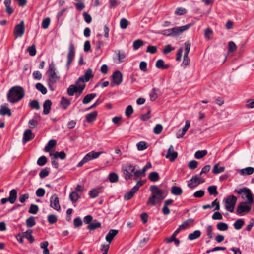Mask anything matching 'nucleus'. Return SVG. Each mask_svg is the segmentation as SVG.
Masks as SVG:
<instances>
[{
    "label": "nucleus",
    "instance_id": "1",
    "mask_svg": "<svg viewBox=\"0 0 254 254\" xmlns=\"http://www.w3.org/2000/svg\"><path fill=\"white\" fill-rule=\"evenodd\" d=\"M151 194L147 201V205L155 206L159 203L167 196V193L164 190L159 189L157 186L153 185L150 187Z\"/></svg>",
    "mask_w": 254,
    "mask_h": 254
},
{
    "label": "nucleus",
    "instance_id": "2",
    "mask_svg": "<svg viewBox=\"0 0 254 254\" xmlns=\"http://www.w3.org/2000/svg\"><path fill=\"white\" fill-rule=\"evenodd\" d=\"M25 91L23 87L20 86H15L11 87L7 94L8 101L11 103H16L23 98Z\"/></svg>",
    "mask_w": 254,
    "mask_h": 254
},
{
    "label": "nucleus",
    "instance_id": "3",
    "mask_svg": "<svg viewBox=\"0 0 254 254\" xmlns=\"http://www.w3.org/2000/svg\"><path fill=\"white\" fill-rule=\"evenodd\" d=\"M47 73L48 75L49 83L55 84L60 78V76L56 72V68L53 62L49 64Z\"/></svg>",
    "mask_w": 254,
    "mask_h": 254
},
{
    "label": "nucleus",
    "instance_id": "4",
    "mask_svg": "<svg viewBox=\"0 0 254 254\" xmlns=\"http://www.w3.org/2000/svg\"><path fill=\"white\" fill-rule=\"evenodd\" d=\"M237 198L233 195L228 196L223 200L225 204V208L230 212L234 211L235 206L237 202Z\"/></svg>",
    "mask_w": 254,
    "mask_h": 254
},
{
    "label": "nucleus",
    "instance_id": "5",
    "mask_svg": "<svg viewBox=\"0 0 254 254\" xmlns=\"http://www.w3.org/2000/svg\"><path fill=\"white\" fill-rule=\"evenodd\" d=\"M238 194L242 195L243 199L246 198L248 203H252L253 201L252 194L250 189L244 188L239 190H235Z\"/></svg>",
    "mask_w": 254,
    "mask_h": 254
},
{
    "label": "nucleus",
    "instance_id": "6",
    "mask_svg": "<svg viewBox=\"0 0 254 254\" xmlns=\"http://www.w3.org/2000/svg\"><path fill=\"white\" fill-rule=\"evenodd\" d=\"M246 202H242L239 204L237 208V213L240 215H244L245 214L248 213L251 210V206Z\"/></svg>",
    "mask_w": 254,
    "mask_h": 254
},
{
    "label": "nucleus",
    "instance_id": "7",
    "mask_svg": "<svg viewBox=\"0 0 254 254\" xmlns=\"http://www.w3.org/2000/svg\"><path fill=\"white\" fill-rule=\"evenodd\" d=\"M143 185V183L141 181H138L137 184L130 191L127 192L124 195V199L125 200H128L130 199L134 195V194L138 190L139 188Z\"/></svg>",
    "mask_w": 254,
    "mask_h": 254
},
{
    "label": "nucleus",
    "instance_id": "8",
    "mask_svg": "<svg viewBox=\"0 0 254 254\" xmlns=\"http://www.w3.org/2000/svg\"><path fill=\"white\" fill-rule=\"evenodd\" d=\"M178 156V152L175 151L174 146L172 145H170L165 155L166 158L168 159L170 162H173L176 159Z\"/></svg>",
    "mask_w": 254,
    "mask_h": 254
},
{
    "label": "nucleus",
    "instance_id": "9",
    "mask_svg": "<svg viewBox=\"0 0 254 254\" xmlns=\"http://www.w3.org/2000/svg\"><path fill=\"white\" fill-rule=\"evenodd\" d=\"M75 57V48L72 43H70L69 46L68 53L67 54V61L66 66L68 68L71 64Z\"/></svg>",
    "mask_w": 254,
    "mask_h": 254
},
{
    "label": "nucleus",
    "instance_id": "10",
    "mask_svg": "<svg viewBox=\"0 0 254 254\" xmlns=\"http://www.w3.org/2000/svg\"><path fill=\"white\" fill-rule=\"evenodd\" d=\"M25 32L24 23L21 21L19 24H17L14 29V34L16 37H21Z\"/></svg>",
    "mask_w": 254,
    "mask_h": 254
},
{
    "label": "nucleus",
    "instance_id": "11",
    "mask_svg": "<svg viewBox=\"0 0 254 254\" xmlns=\"http://www.w3.org/2000/svg\"><path fill=\"white\" fill-rule=\"evenodd\" d=\"M205 180L197 176H192L190 181L188 184V186L191 189L196 187L201 183H204Z\"/></svg>",
    "mask_w": 254,
    "mask_h": 254
},
{
    "label": "nucleus",
    "instance_id": "12",
    "mask_svg": "<svg viewBox=\"0 0 254 254\" xmlns=\"http://www.w3.org/2000/svg\"><path fill=\"white\" fill-rule=\"evenodd\" d=\"M113 82L111 83V86L114 85H119L121 83L123 80V75L120 71H116L113 73L112 76Z\"/></svg>",
    "mask_w": 254,
    "mask_h": 254
},
{
    "label": "nucleus",
    "instance_id": "13",
    "mask_svg": "<svg viewBox=\"0 0 254 254\" xmlns=\"http://www.w3.org/2000/svg\"><path fill=\"white\" fill-rule=\"evenodd\" d=\"M106 152L104 151L95 152L92 151L85 155L83 157L86 162L92 160L94 159H96L99 157V156L103 154H105Z\"/></svg>",
    "mask_w": 254,
    "mask_h": 254
},
{
    "label": "nucleus",
    "instance_id": "14",
    "mask_svg": "<svg viewBox=\"0 0 254 254\" xmlns=\"http://www.w3.org/2000/svg\"><path fill=\"white\" fill-rule=\"evenodd\" d=\"M191 25L190 24H188L183 26L174 27L170 29L172 36H176L181 34V33L189 29L191 26Z\"/></svg>",
    "mask_w": 254,
    "mask_h": 254
},
{
    "label": "nucleus",
    "instance_id": "15",
    "mask_svg": "<svg viewBox=\"0 0 254 254\" xmlns=\"http://www.w3.org/2000/svg\"><path fill=\"white\" fill-rule=\"evenodd\" d=\"M191 25L190 24H188L183 26L174 27L170 29L172 36H176L181 34V33L189 29L191 26Z\"/></svg>",
    "mask_w": 254,
    "mask_h": 254
},
{
    "label": "nucleus",
    "instance_id": "16",
    "mask_svg": "<svg viewBox=\"0 0 254 254\" xmlns=\"http://www.w3.org/2000/svg\"><path fill=\"white\" fill-rule=\"evenodd\" d=\"M50 206L57 211L61 209L58 196L55 194L50 198Z\"/></svg>",
    "mask_w": 254,
    "mask_h": 254
},
{
    "label": "nucleus",
    "instance_id": "17",
    "mask_svg": "<svg viewBox=\"0 0 254 254\" xmlns=\"http://www.w3.org/2000/svg\"><path fill=\"white\" fill-rule=\"evenodd\" d=\"M82 78L79 77L77 81L76 82V85H75L79 91V94H78L77 96H79L81 93H82L83 90L85 87V82Z\"/></svg>",
    "mask_w": 254,
    "mask_h": 254
},
{
    "label": "nucleus",
    "instance_id": "18",
    "mask_svg": "<svg viewBox=\"0 0 254 254\" xmlns=\"http://www.w3.org/2000/svg\"><path fill=\"white\" fill-rule=\"evenodd\" d=\"M190 126V122L189 120H186L185 122V125L182 130L178 131L177 134V137L178 138H182L186 133V131L189 129Z\"/></svg>",
    "mask_w": 254,
    "mask_h": 254
},
{
    "label": "nucleus",
    "instance_id": "19",
    "mask_svg": "<svg viewBox=\"0 0 254 254\" xmlns=\"http://www.w3.org/2000/svg\"><path fill=\"white\" fill-rule=\"evenodd\" d=\"M118 233V230L115 229H111L105 237L107 242H108L110 244L112 242L114 238L117 235Z\"/></svg>",
    "mask_w": 254,
    "mask_h": 254
},
{
    "label": "nucleus",
    "instance_id": "20",
    "mask_svg": "<svg viewBox=\"0 0 254 254\" xmlns=\"http://www.w3.org/2000/svg\"><path fill=\"white\" fill-rule=\"evenodd\" d=\"M34 137V135L32 134L31 130L30 129H27L24 132L22 142L23 143H25L27 141L33 139Z\"/></svg>",
    "mask_w": 254,
    "mask_h": 254
},
{
    "label": "nucleus",
    "instance_id": "21",
    "mask_svg": "<svg viewBox=\"0 0 254 254\" xmlns=\"http://www.w3.org/2000/svg\"><path fill=\"white\" fill-rule=\"evenodd\" d=\"M103 188V186H101L92 189L89 192V195L90 197L92 198H95L98 197L100 192L101 190Z\"/></svg>",
    "mask_w": 254,
    "mask_h": 254
},
{
    "label": "nucleus",
    "instance_id": "22",
    "mask_svg": "<svg viewBox=\"0 0 254 254\" xmlns=\"http://www.w3.org/2000/svg\"><path fill=\"white\" fill-rule=\"evenodd\" d=\"M67 94L69 96H73L75 94L76 97L79 94V91L77 87L74 85H71L69 86L67 90Z\"/></svg>",
    "mask_w": 254,
    "mask_h": 254
},
{
    "label": "nucleus",
    "instance_id": "23",
    "mask_svg": "<svg viewBox=\"0 0 254 254\" xmlns=\"http://www.w3.org/2000/svg\"><path fill=\"white\" fill-rule=\"evenodd\" d=\"M0 115L4 116L7 115L8 116H11V112L10 109L8 107L7 104L2 105L0 108Z\"/></svg>",
    "mask_w": 254,
    "mask_h": 254
},
{
    "label": "nucleus",
    "instance_id": "24",
    "mask_svg": "<svg viewBox=\"0 0 254 254\" xmlns=\"http://www.w3.org/2000/svg\"><path fill=\"white\" fill-rule=\"evenodd\" d=\"M11 0H5L4 1V4L6 7L5 11L9 15L12 14L14 11L13 8L11 6Z\"/></svg>",
    "mask_w": 254,
    "mask_h": 254
},
{
    "label": "nucleus",
    "instance_id": "25",
    "mask_svg": "<svg viewBox=\"0 0 254 254\" xmlns=\"http://www.w3.org/2000/svg\"><path fill=\"white\" fill-rule=\"evenodd\" d=\"M164 242L167 244L171 243L172 242H174L176 246H178L180 245V241L179 239H176L174 236L172 235L170 237H166L164 239Z\"/></svg>",
    "mask_w": 254,
    "mask_h": 254
},
{
    "label": "nucleus",
    "instance_id": "26",
    "mask_svg": "<svg viewBox=\"0 0 254 254\" xmlns=\"http://www.w3.org/2000/svg\"><path fill=\"white\" fill-rule=\"evenodd\" d=\"M171 192L174 195L179 196L182 194L183 190L180 187L176 186H173L171 188Z\"/></svg>",
    "mask_w": 254,
    "mask_h": 254
},
{
    "label": "nucleus",
    "instance_id": "27",
    "mask_svg": "<svg viewBox=\"0 0 254 254\" xmlns=\"http://www.w3.org/2000/svg\"><path fill=\"white\" fill-rule=\"evenodd\" d=\"M52 102L50 100H46L43 104V113L45 115L50 113Z\"/></svg>",
    "mask_w": 254,
    "mask_h": 254
},
{
    "label": "nucleus",
    "instance_id": "28",
    "mask_svg": "<svg viewBox=\"0 0 254 254\" xmlns=\"http://www.w3.org/2000/svg\"><path fill=\"white\" fill-rule=\"evenodd\" d=\"M97 115V112H92L86 115V119L88 122L92 123L96 120Z\"/></svg>",
    "mask_w": 254,
    "mask_h": 254
},
{
    "label": "nucleus",
    "instance_id": "29",
    "mask_svg": "<svg viewBox=\"0 0 254 254\" xmlns=\"http://www.w3.org/2000/svg\"><path fill=\"white\" fill-rule=\"evenodd\" d=\"M17 191L15 189H12L10 191L9 197H8L9 201L10 203L13 204L15 202L17 198Z\"/></svg>",
    "mask_w": 254,
    "mask_h": 254
},
{
    "label": "nucleus",
    "instance_id": "30",
    "mask_svg": "<svg viewBox=\"0 0 254 254\" xmlns=\"http://www.w3.org/2000/svg\"><path fill=\"white\" fill-rule=\"evenodd\" d=\"M156 67L159 69H166L169 67V65L165 64L163 60L159 59L156 63Z\"/></svg>",
    "mask_w": 254,
    "mask_h": 254
},
{
    "label": "nucleus",
    "instance_id": "31",
    "mask_svg": "<svg viewBox=\"0 0 254 254\" xmlns=\"http://www.w3.org/2000/svg\"><path fill=\"white\" fill-rule=\"evenodd\" d=\"M93 77L92 73V70L91 69H88L85 72L84 76L80 77L86 82H88L89 80Z\"/></svg>",
    "mask_w": 254,
    "mask_h": 254
},
{
    "label": "nucleus",
    "instance_id": "32",
    "mask_svg": "<svg viewBox=\"0 0 254 254\" xmlns=\"http://www.w3.org/2000/svg\"><path fill=\"white\" fill-rule=\"evenodd\" d=\"M61 107L64 109H66L70 104V102L64 97H62L60 102Z\"/></svg>",
    "mask_w": 254,
    "mask_h": 254
},
{
    "label": "nucleus",
    "instance_id": "33",
    "mask_svg": "<svg viewBox=\"0 0 254 254\" xmlns=\"http://www.w3.org/2000/svg\"><path fill=\"white\" fill-rule=\"evenodd\" d=\"M254 169L251 167H248L240 170V174L242 175H249L253 174Z\"/></svg>",
    "mask_w": 254,
    "mask_h": 254
},
{
    "label": "nucleus",
    "instance_id": "34",
    "mask_svg": "<svg viewBox=\"0 0 254 254\" xmlns=\"http://www.w3.org/2000/svg\"><path fill=\"white\" fill-rule=\"evenodd\" d=\"M96 96V94L92 93L87 94L86 96L84 97L83 99L82 102L84 104H87L89 103L93 99H94Z\"/></svg>",
    "mask_w": 254,
    "mask_h": 254
},
{
    "label": "nucleus",
    "instance_id": "35",
    "mask_svg": "<svg viewBox=\"0 0 254 254\" xmlns=\"http://www.w3.org/2000/svg\"><path fill=\"white\" fill-rule=\"evenodd\" d=\"M201 232L199 230H195L193 233L189 235L188 239L190 240H193L199 238Z\"/></svg>",
    "mask_w": 254,
    "mask_h": 254
},
{
    "label": "nucleus",
    "instance_id": "36",
    "mask_svg": "<svg viewBox=\"0 0 254 254\" xmlns=\"http://www.w3.org/2000/svg\"><path fill=\"white\" fill-rule=\"evenodd\" d=\"M50 155L53 156L55 158H60L61 159H64L66 157V154L64 151H61L60 152H55L53 154L50 153Z\"/></svg>",
    "mask_w": 254,
    "mask_h": 254
},
{
    "label": "nucleus",
    "instance_id": "37",
    "mask_svg": "<svg viewBox=\"0 0 254 254\" xmlns=\"http://www.w3.org/2000/svg\"><path fill=\"white\" fill-rule=\"evenodd\" d=\"M56 144L55 140H50L47 145L45 147L44 150L46 152H49Z\"/></svg>",
    "mask_w": 254,
    "mask_h": 254
},
{
    "label": "nucleus",
    "instance_id": "38",
    "mask_svg": "<svg viewBox=\"0 0 254 254\" xmlns=\"http://www.w3.org/2000/svg\"><path fill=\"white\" fill-rule=\"evenodd\" d=\"M207 154V151L206 150H199L195 153L194 156L197 159H199L205 156Z\"/></svg>",
    "mask_w": 254,
    "mask_h": 254
},
{
    "label": "nucleus",
    "instance_id": "39",
    "mask_svg": "<svg viewBox=\"0 0 254 254\" xmlns=\"http://www.w3.org/2000/svg\"><path fill=\"white\" fill-rule=\"evenodd\" d=\"M48 245L49 243L48 241H44L40 244L41 248L43 249V254H50L49 250L48 249Z\"/></svg>",
    "mask_w": 254,
    "mask_h": 254
},
{
    "label": "nucleus",
    "instance_id": "40",
    "mask_svg": "<svg viewBox=\"0 0 254 254\" xmlns=\"http://www.w3.org/2000/svg\"><path fill=\"white\" fill-rule=\"evenodd\" d=\"M32 230L29 229L26 231L23 234V237L27 238L30 241V243H32L34 241V237L32 235Z\"/></svg>",
    "mask_w": 254,
    "mask_h": 254
},
{
    "label": "nucleus",
    "instance_id": "41",
    "mask_svg": "<svg viewBox=\"0 0 254 254\" xmlns=\"http://www.w3.org/2000/svg\"><path fill=\"white\" fill-rule=\"evenodd\" d=\"M148 178L152 182H156L159 179V175L156 172H151L148 176Z\"/></svg>",
    "mask_w": 254,
    "mask_h": 254
},
{
    "label": "nucleus",
    "instance_id": "42",
    "mask_svg": "<svg viewBox=\"0 0 254 254\" xmlns=\"http://www.w3.org/2000/svg\"><path fill=\"white\" fill-rule=\"evenodd\" d=\"M35 224V219L33 216L29 217L26 221V224L27 227H32L34 226Z\"/></svg>",
    "mask_w": 254,
    "mask_h": 254
},
{
    "label": "nucleus",
    "instance_id": "43",
    "mask_svg": "<svg viewBox=\"0 0 254 254\" xmlns=\"http://www.w3.org/2000/svg\"><path fill=\"white\" fill-rule=\"evenodd\" d=\"M219 164L218 163L216 164L214 166L213 169L212 170V172L214 174H218V173H221L224 171V170H225L224 167L223 166V167H219Z\"/></svg>",
    "mask_w": 254,
    "mask_h": 254
},
{
    "label": "nucleus",
    "instance_id": "44",
    "mask_svg": "<svg viewBox=\"0 0 254 254\" xmlns=\"http://www.w3.org/2000/svg\"><path fill=\"white\" fill-rule=\"evenodd\" d=\"M101 225V223L99 222H93L92 223H90L88 225L87 228L90 230H94L100 227Z\"/></svg>",
    "mask_w": 254,
    "mask_h": 254
},
{
    "label": "nucleus",
    "instance_id": "45",
    "mask_svg": "<svg viewBox=\"0 0 254 254\" xmlns=\"http://www.w3.org/2000/svg\"><path fill=\"white\" fill-rule=\"evenodd\" d=\"M244 224V221L243 219H238L234 223V227L235 229H240Z\"/></svg>",
    "mask_w": 254,
    "mask_h": 254
},
{
    "label": "nucleus",
    "instance_id": "46",
    "mask_svg": "<svg viewBox=\"0 0 254 254\" xmlns=\"http://www.w3.org/2000/svg\"><path fill=\"white\" fill-rule=\"evenodd\" d=\"M126 57V54L124 52L118 51V59L119 63H122L125 61Z\"/></svg>",
    "mask_w": 254,
    "mask_h": 254
},
{
    "label": "nucleus",
    "instance_id": "47",
    "mask_svg": "<svg viewBox=\"0 0 254 254\" xmlns=\"http://www.w3.org/2000/svg\"><path fill=\"white\" fill-rule=\"evenodd\" d=\"M79 197V195L76 191L72 192L69 195V199L73 202H76Z\"/></svg>",
    "mask_w": 254,
    "mask_h": 254
},
{
    "label": "nucleus",
    "instance_id": "48",
    "mask_svg": "<svg viewBox=\"0 0 254 254\" xmlns=\"http://www.w3.org/2000/svg\"><path fill=\"white\" fill-rule=\"evenodd\" d=\"M144 42L142 40L138 39L136 40L133 42V46L134 50H137L141 46L143 45Z\"/></svg>",
    "mask_w": 254,
    "mask_h": 254
},
{
    "label": "nucleus",
    "instance_id": "49",
    "mask_svg": "<svg viewBox=\"0 0 254 254\" xmlns=\"http://www.w3.org/2000/svg\"><path fill=\"white\" fill-rule=\"evenodd\" d=\"M217 228L220 231H226L228 229V226L225 223L219 222L217 224Z\"/></svg>",
    "mask_w": 254,
    "mask_h": 254
},
{
    "label": "nucleus",
    "instance_id": "50",
    "mask_svg": "<svg viewBox=\"0 0 254 254\" xmlns=\"http://www.w3.org/2000/svg\"><path fill=\"white\" fill-rule=\"evenodd\" d=\"M36 89L41 92L43 94H46L47 90V89L40 83H38L36 84Z\"/></svg>",
    "mask_w": 254,
    "mask_h": 254
},
{
    "label": "nucleus",
    "instance_id": "51",
    "mask_svg": "<svg viewBox=\"0 0 254 254\" xmlns=\"http://www.w3.org/2000/svg\"><path fill=\"white\" fill-rule=\"evenodd\" d=\"M29 106L32 109L39 110L40 109V105L39 102L36 100H33L29 102Z\"/></svg>",
    "mask_w": 254,
    "mask_h": 254
},
{
    "label": "nucleus",
    "instance_id": "52",
    "mask_svg": "<svg viewBox=\"0 0 254 254\" xmlns=\"http://www.w3.org/2000/svg\"><path fill=\"white\" fill-rule=\"evenodd\" d=\"M109 179L112 183L116 182L118 180V176L114 172L111 173L109 175Z\"/></svg>",
    "mask_w": 254,
    "mask_h": 254
},
{
    "label": "nucleus",
    "instance_id": "53",
    "mask_svg": "<svg viewBox=\"0 0 254 254\" xmlns=\"http://www.w3.org/2000/svg\"><path fill=\"white\" fill-rule=\"evenodd\" d=\"M208 191L210 195H216L218 194L216 186H209L208 188Z\"/></svg>",
    "mask_w": 254,
    "mask_h": 254
},
{
    "label": "nucleus",
    "instance_id": "54",
    "mask_svg": "<svg viewBox=\"0 0 254 254\" xmlns=\"http://www.w3.org/2000/svg\"><path fill=\"white\" fill-rule=\"evenodd\" d=\"M137 149L139 151H142L146 149L147 148L146 143L144 141H140L137 144Z\"/></svg>",
    "mask_w": 254,
    "mask_h": 254
},
{
    "label": "nucleus",
    "instance_id": "55",
    "mask_svg": "<svg viewBox=\"0 0 254 254\" xmlns=\"http://www.w3.org/2000/svg\"><path fill=\"white\" fill-rule=\"evenodd\" d=\"M38 207L35 204H31L30 205L28 212L30 214H35L38 211Z\"/></svg>",
    "mask_w": 254,
    "mask_h": 254
},
{
    "label": "nucleus",
    "instance_id": "56",
    "mask_svg": "<svg viewBox=\"0 0 254 254\" xmlns=\"http://www.w3.org/2000/svg\"><path fill=\"white\" fill-rule=\"evenodd\" d=\"M47 218L48 222L51 224L56 223L57 221V217L54 214L49 215Z\"/></svg>",
    "mask_w": 254,
    "mask_h": 254
},
{
    "label": "nucleus",
    "instance_id": "57",
    "mask_svg": "<svg viewBox=\"0 0 254 254\" xmlns=\"http://www.w3.org/2000/svg\"><path fill=\"white\" fill-rule=\"evenodd\" d=\"M27 50L29 52V55L31 56H34L36 54V50L34 45L29 46L27 48Z\"/></svg>",
    "mask_w": 254,
    "mask_h": 254
},
{
    "label": "nucleus",
    "instance_id": "58",
    "mask_svg": "<svg viewBox=\"0 0 254 254\" xmlns=\"http://www.w3.org/2000/svg\"><path fill=\"white\" fill-rule=\"evenodd\" d=\"M163 127L161 124H157L153 129L155 134H159L162 131Z\"/></svg>",
    "mask_w": 254,
    "mask_h": 254
},
{
    "label": "nucleus",
    "instance_id": "59",
    "mask_svg": "<svg viewBox=\"0 0 254 254\" xmlns=\"http://www.w3.org/2000/svg\"><path fill=\"white\" fill-rule=\"evenodd\" d=\"M47 162V158L45 156H43L39 157L37 160V164L39 166H43Z\"/></svg>",
    "mask_w": 254,
    "mask_h": 254
},
{
    "label": "nucleus",
    "instance_id": "60",
    "mask_svg": "<svg viewBox=\"0 0 254 254\" xmlns=\"http://www.w3.org/2000/svg\"><path fill=\"white\" fill-rule=\"evenodd\" d=\"M213 31L209 28H206L204 30V37L207 40H210L211 35L212 34Z\"/></svg>",
    "mask_w": 254,
    "mask_h": 254
},
{
    "label": "nucleus",
    "instance_id": "61",
    "mask_svg": "<svg viewBox=\"0 0 254 254\" xmlns=\"http://www.w3.org/2000/svg\"><path fill=\"white\" fill-rule=\"evenodd\" d=\"M237 49V46L236 44L233 42L230 41L228 43V50L230 52H234Z\"/></svg>",
    "mask_w": 254,
    "mask_h": 254
},
{
    "label": "nucleus",
    "instance_id": "62",
    "mask_svg": "<svg viewBox=\"0 0 254 254\" xmlns=\"http://www.w3.org/2000/svg\"><path fill=\"white\" fill-rule=\"evenodd\" d=\"M150 99L152 101H154L158 97L157 90L155 88L153 89L152 91L150 94Z\"/></svg>",
    "mask_w": 254,
    "mask_h": 254
},
{
    "label": "nucleus",
    "instance_id": "63",
    "mask_svg": "<svg viewBox=\"0 0 254 254\" xmlns=\"http://www.w3.org/2000/svg\"><path fill=\"white\" fill-rule=\"evenodd\" d=\"M49 169L47 168L42 169L40 173L39 176L40 178H43L49 175Z\"/></svg>",
    "mask_w": 254,
    "mask_h": 254
},
{
    "label": "nucleus",
    "instance_id": "64",
    "mask_svg": "<svg viewBox=\"0 0 254 254\" xmlns=\"http://www.w3.org/2000/svg\"><path fill=\"white\" fill-rule=\"evenodd\" d=\"M128 21L125 18H122L120 21V27L122 29H126L128 26Z\"/></svg>",
    "mask_w": 254,
    "mask_h": 254
}]
</instances>
